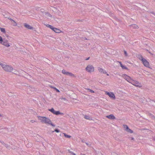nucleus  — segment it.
<instances>
[{"label":"nucleus","mask_w":155,"mask_h":155,"mask_svg":"<svg viewBox=\"0 0 155 155\" xmlns=\"http://www.w3.org/2000/svg\"><path fill=\"white\" fill-rule=\"evenodd\" d=\"M38 119L40 120L42 123L46 124H48L53 127H55V125L52 123L51 121L49 118L46 117L40 116H38Z\"/></svg>","instance_id":"obj_1"},{"label":"nucleus","mask_w":155,"mask_h":155,"mask_svg":"<svg viewBox=\"0 0 155 155\" xmlns=\"http://www.w3.org/2000/svg\"><path fill=\"white\" fill-rule=\"evenodd\" d=\"M138 58L142 61L143 64L145 66L149 67V62L144 58L142 55H139Z\"/></svg>","instance_id":"obj_2"},{"label":"nucleus","mask_w":155,"mask_h":155,"mask_svg":"<svg viewBox=\"0 0 155 155\" xmlns=\"http://www.w3.org/2000/svg\"><path fill=\"white\" fill-rule=\"evenodd\" d=\"M3 69L7 72H11L13 70V68L11 66L7 65H3Z\"/></svg>","instance_id":"obj_3"},{"label":"nucleus","mask_w":155,"mask_h":155,"mask_svg":"<svg viewBox=\"0 0 155 155\" xmlns=\"http://www.w3.org/2000/svg\"><path fill=\"white\" fill-rule=\"evenodd\" d=\"M86 70L89 72H91L94 71V67L91 65H88L86 68Z\"/></svg>","instance_id":"obj_4"},{"label":"nucleus","mask_w":155,"mask_h":155,"mask_svg":"<svg viewBox=\"0 0 155 155\" xmlns=\"http://www.w3.org/2000/svg\"><path fill=\"white\" fill-rule=\"evenodd\" d=\"M105 94L106 95H108L111 98H112L113 99H115V97L114 94L113 92H109L106 91L105 93Z\"/></svg>","instance_id":"obj_5"},{"label":"nucleus","mask_w":155,"mask_h":155,"mask_svg":"<svg viewBox=\"0 0 155 155\" xmlns=\"http://www.w3.org/2000/svg\"><path fill=\"white\" fill-rule=\"evenodd\" d=\"M62 73L63 74H64L67 75H69L71 76H74V75L73 74L69 72H68L66 70H62Z\"/></svg>","instance_id":"obj_6"},{"label":"nucleus","mask_w":155,"mask_h":155,"mask_svg":"<svg viewBox=\"0 0 155 155\" xmlns=\"http://www.w3.org/2000/svg\"><path fill=\"white\" fill-rule=\"evenodd\" d=\"M2 44L6 46L7 47H8L10 46V45L8 43V41L7 40L5 39H3V41Z\"/></svg>","instance_id":"obj_7"},{"label":"nucleus","mask_w":155,"mask_h":155,"mask_svg":"<svg viewBox=\"0 0 155 155\" xmlns=\"http://www.w3.org/2000/svg\"><path fill=\"white\" fill-rule=\"evenodd\" d=\"M98 70L101 73H102L104 74H107V76L109 75V74H107V73L106 71L104 70L103 69H102V68H101L100 67H98Z\"/></svg>","instance_id":"obj_8"},{"label":"nucleus","mask_w":155,"mask_h":155,"mask_svg":"<svg viewBox=\"0 0 155 155\" xmlns=\"http://www.w3.org/2000/svg\"><path fill=\"white\" fill-rule=\"evenodd\" d=\"M123 77L127 81H129L130 80H131L130 78L128 75L126 74H124L123 75Z\"/></svg>","instance_id":"obj_9"},{"label":"nucleus","mask_w":155,"mask_h":155,"mask_svg":"<svg viewBox=\"0 0 155 155\" xmlns=\"http://www.w3.org/2000/svg\"><path fill=\"white\" fill-rule=\"evenodd\" d=\"M24 26L25 28H28V29L32 30L34 28L33 27L31 26L30 25L27 24L26 23H25L24 24Z\"/></svg>","instance_id":"obj_10"},{"label":"nucleus","mask_w":155,"mask_h":155,"mask_svg":"<svg viewBox=\"0 0 155 155\" xmlns=\"http://www.w3.org/2000/svg\"><path fill=\"white\" fill-rule=\"evenodd\" d=\"M106 117L107 118L111 120H114L115 118V116L112 114H110L109 115H107L106 116Z\"/></svg>","instance_id":"obj_11"},{"label":"nucleus","mask_w":155,"mask_h":155,"mask_svg":"<svg viewBox=\"0 0 155 155\" xmlns=\"http://www.w3.org/2000/svg\"><path fill=\"white\" fill-rule=\"evenodd\" d=\"M53 114L56 115H58L59 114L63 115V113H61L59 111H55L54 110Z\"/></svg>","instance_id":"obj_12"},{"label":"nucleus","mask_w":155,"mask_h":155,"mask_svg":"<svg viewBox=\"0 0 155 155\" xmlns=\"http://www.w3.org/2000/svg\"><path fill=\"white\" fill-rule=\"evenodd\" d=\"M53 31H54L56 33H59L63 32V31H61L59 29L55 28H54Z\"/></svg>","instance_id":"obj_13"},{"label":"nucleus","mask_w":155,"mask_h":155,"mask_svg":"<svg viewBox=\"0 0 155 155\" xmlns=\"http://www.w3.org/2000/svg\"><path fill=\"white\" fill-rule=\"evenodd\" d=\"M133 85H135L137 87H141L138 84H139V83L138 81H134L133 82Z\"/></svg>","instance_id":"obj_14"},{"label":"nucleus","mask_w":155,"mask_h":155,"mask_svg":"<svg viewBox=\"0 0 155 155\" xmlns=\"http://www.w3.org/2000/svg\"><path fill=\"white\" fill-rule=\"evenodd\" d=\"M129 26L131 27L134 28H135V29H138L139 28L138 26L135 24H132V25H129Z\"/></svg>","instance_id":"obj_15"},{"label":"nucleus","mask_w":155,"mask_h":155,"mask_svg":"<svg viewBox=\"0 0 155 155\" xmlns=\"http://www.w3.org/2000/svg\"><path fill=\"white\" fill-rule=\"evenodd\" d=\"M46 25L47 27L51 29V30H52L53 31L54 30V29L55 28L54 27H53V26H52L51 25H48V24Z\"/></svg>","instance_id":"obj_16"},{"label":"nucleus","mask_w":155,"mask_h":155,"mask_svg":"<svg viewBox=\"0 0 155 155\" xmlns=\"http://www.w3.org/2000/svg\"><path fill=\"white\" fill-rule=\"evenodd\" d=\"M84 117L86 119L88 120H92V119L90 118V117L88 116L85 115Z\"/></svg>","instance_id":"obj_17"},{"label":"nucleus","mask_w":155,"mask_h":155,"mask_svg":"<svg viewBox=\"0 0 155 155\" xmlns=\"http://www.w3.org/2000/svg\"><path fill=\"white\" fill-rule=\"evenodd\" d=\"M45 15H46V17H52V15L50 14L48 12H45Z\"/></svg>","instance_id":"obj_18"},{"label":"nucleus","mask_w":155,"mask_h":155,"mask_svg":"<svg viewBox=\"0 0 155 155\" xmlns=\"http://www.w3.org/2000/svg\"><path fill=\"white\" fill-rule=\"evenodd\" d=\"M63 134H64V136L66 138H70L71 137V136L67 135L65 133H63Z\"/></svg>","instance_id":"obj_19"},{"label":"nucleus","mask_w":155,"mask_h":155,"mask_svg":"<svg viewBox=\"0 0 155 155\" xmlns=\"http://www.w3.org/2000/svg\"><path fill=\"white\" fill-rule=\"evenodd\" d=\"M0 29L2 32L4 33H5L6 31L5 28H0Z\"/></svg>","instance_id":"obj_20"},{"label":"nucleus","mask_w":155,"mask_h":155,"mask_svg":"<svg viewBox=\"0 0 155 155\" xmlns=\"http://www.w3.org/2000/svg\"><path fill=\"white\" fill-rule=\"evenodd\" d=\"M126 131L127 132H128V133H133V131L131 129H130L129 128L127 130H126Z\"/></svg>","instance_id":"obj_21"},{"label":"nucleus","mask_w":155,"mask_h":155,"mask_svg":"<svg viewBox=\"0 0 155 155\" xmlns=\"http://www.w3.org/2000/svg\"><path fill=\"white\" fill-rule=\"evenodd\" d=\"M13 26H16L17 25V23L14 21L11 22Z\"/></svg>","instance_id":"obj_22"},{"label":"nucleus","mask_w":155,"mask_h":155,"mask_svg":"<svg viewBox=\"0 0 155 155\" xmlns=\"http://www.w3.org/2000/svg\"><path fill=\"white\" fill-rule=\"evenodd\" d=\"M4 146H5L7 149H10V147L9 145H8V144H6L5 143H4Z\"/></svg>","instance_id":"obj_23"},{"label":"nucleus","mask_w":155,"mask_h":155,"mask_svg":"<svg viewBox=\"0 0 155 155\" xmlns=\"http://www.w3.org/2000/svg\"><path fill=\"white\" fill-rule=\"evenodd\" d=\"M48 110L49 111L51 112L53 114V113L54 111V109L53 108H51V109H48Z\"/></svg>","instance_id":"obj_24"},{"label":"nucleus","mask_w":155,"mask_h":155,"mask_svg":"<svg viewBox=\"0 0 155 155\" xmlns=\"http://www.w3.org/2000/svg\"><path fill=\"white\" fill-rule=\"evenodd\" d=\"M51 87L53 88L57 92H60L59 90H58V89H57L55 87H53L52 86H51Z\"/></svg>","instance_id":"obj_25"},{"label":"nucleus","mask_w":155,"mask_h":155,"mask_svg":"<svg viewBox=\"0 0 155 155\" xmlns=\"http://www.w3.org/2000/svg\"><path fill=\"white\" fill-rule=\"evenodd\" d=\"M55 132L57 133H58L60 132V130L58 128H56L55 129L54 131H52V132Z\"/></svg>","instance_id":"obj_26"},{"label":"nucleus","mask_w":155,"mask_h":155,"mask_svg":"<svg viewBox=\"0 0 155 155\" xmlns=\"http://www.w3.org/2000/svg\"><path fill=\"white\" fill-rule=\"evenodd\" d=\"M124 128H125V130L126 131L129 128L126 125H124Z\"/></svg>","instance_id":"obj_27"},{"label":"nucleus","mask_w":155,"mask_h":155,"mask_svg":"<svg viewBox=\"0 0 155 155\" xmlns=\"http://www.w3.org/2000/svg\"><path fill=\"white\" fill-rule=\"evenodd\" d=\"M3 41V39L1 36H0V43H2Z\"/></svg>","instance_id":"obj_28"},{"label":"nucleus","mask_w":155,"mask_h":155,"mask_svg":"<svg viewBox=\"0 0 155 155\" xmlns=\"http://www.w3.org/2000/svg\"><path fill=\"white\" fill-rule=\"evenodd\" d=\"M122 68L123 69H125L127 70H128V68L127 67H126L125 66H124V65L123 66Z\"/></svg>","instance_id":"obj_29"},{"label":"nucleus","mask_w":155,"mask_h":155,"mask_svg":"<svg viewBox=\"0 0 155 155\" xmlns=\"http://www.w3.org/2000/svg\"><path fill=\"white\" fill-rule=\"evenodd\" d=\"M87 90L89 91L91 93H94V91L92 90H91L90 89H87Z\"/></svg>","instance_id":"obj_30"},{"label":"nucleus","mask_w":155,"mask_h":155,"mask_svg":"<svg viewBox=\"0 0 155 155\" xmlns=\"http://www.w3.org/2000/svg\"><path fill=\"white\" fill-rule=\"evenodd\" d=\"M124 54L126 56H127V53L126 51H125V50L124 51Z\"/></svg>","instance_id":"obj_31"},{"label":"nucleus","mask_w":155,"mask_h":155,"mask_svg":"<svg viewBox=\"0 0 155 155\" xmlns=\"http://www.w3.org/2000/svg\"><path fill=\"white\" fill-rule=\"evenodd\" d=\"M8 19H9L11 21V22H12V21H13V20L12 19V18H10V17H8Z\"/></svg>","instance_id":"obj_32"},{"label":"nucleus","mask_w":155,"mask_h":155,"mask_svg":"<svg viewBox=\"0 0 155 155\" xmlns=\"http://www.w3.org/2000/svg\"><path fill=\"white\" fill-rule=\"evenodd\" d=\"M8 19H9L11 21V22H12V21H13V20L12 19V18H10V17H8Z\"/></svg>","instance_id":"obj_33"},{"label":"nucleus","mask_w":155,"mask_h":155,"mask_svg":"<svg viewBox=\"0 0 155 155\" xmlns=\"http://www.w3.org/2000/svg\"><path fill=\"white\" fill-rule=\"evenodd\" d=\"M0 65L3 68V67H4V66H3V65H5V64H3V63H0Z\"/></svg>","instance_id":"obj_34"},{"label":"nucleus","mask_w":155,"mask_h":155,"mask_svg":"<svg viewBox=\"0 0 155 155\" xmlns=\"http://www.w3.org/2000/svg\"><path fill=\"white\" fill-rule=\"evenodd\" d=\"M18 73V71H15L14 72H13V73H14L15 74H17Z\"/></svg>","instance_id":"obj_35"},{"label":"nucleus","mask_w":155,"mask_h":155,"mask_svg":"<svg viewBox=\"0 0 155 155\" xmlns=\"http://www.w3.org/2000/svg\"><path fill=\"white\" fill-rule=\"evenodd\" d=\"M86 143V144L87 145H88L89 147H90V146H91V144H89V143Z\"/></svg>","instance_id":"obj_36"},{"label":"nucleus","mask_w":155,"mask_h":155,"mask_svg":"<svg viewBox=\"0 0 155 155\" xmlns=\"http://www.w3.org/2000/svg\"><path fill=\"white\" fill-rule=\"evenodd\" d=\"M149 99L150 100V102H151V101H152L154 102V103H155V101H154L153 100H151Z\"/></svg>","instance_id":"obj_37"},{"label":"nucleus","mask_w":155,"mask_h":155,"mask_svg":"<svg viewBox=\"0 0 155 155\" xmlns=\"http://www.w3.org/2000/svg\"><path fill=\"white\" fill-rule=\"evenodd\" d=\"M149 130V131H151V130H148V129H143L141 130Z\"/></svg>","instance_id":"obj_38"},{"label":"nucleus","mask_w":155,"mask_h":155,"mask_svg":"<svg viewBox=\"0 0 155 155\" xmlns=\"http://www.w3.org/2000/svg\"><path fill=\"white\" fill-rule=\"evenodd\" d=\"M45 60H45V61H47H47H49V60H48V59L47 58H45Z\"/></svg>","instance_id":"obj_39"},{"label":"nucleus","mask_w":155,"mask_h":155,"mask_svg":"<svg viewBox=\"0 0 155 155\" xmlns=\"http://www.w3.org/2000/svg\"><path fill=\"white\" fill-rule=\"evenodd\" d=\"M89 58H90V57H89L85 59V60H86V61L88 60L89 59Z\"/></svg>","instance_id":"obj_40"},{"label":"nucleus","mask_w":155,"mask_h":155,"mask_svg":"<svg viewBox=\"0 0 155 155\" xmlns=\"http://www.w3.org/2000/svg\"><path fill=\"white\" fill-rule=\"evenodd\" d=\"M68 152L70 153H71L72 152V151H71L70 150H68Z\"/></svg>","instance_id":"obj_41"},{"label":"nucleus","mask_w":155,"mask_h":155,"mask_svg":"<svg viewBox=\"0 0 155 155\" xmlns=\"http://www.w3.org/2000/svg\"><path fill=\"white\" fill-rule=\"evenodd\" d=\"M119 64H120V66H121V65H122V63H121V62H120V61H119Z\"/></svg>","instance_id":"obj_42"},{"label":"nucleus","mask_w":155,"mask_h":155,"mask_svg":"<svg viewBox=\"0 0 155 155\" xmlns=\"http://www.w3.org/2000/svg\"><path fill=\"white\" fill-rule=\"evenodd\" d=\"M3 15L4 16L5 18H8V17L6 16H5V15Z\"/></svg>","instance_id":"obj_43"},{"label":"nucleus","mask_w":155,"mask_h":155,"mask_svg":"<svg viewBox=\"0 0 155 155\" xmlns=\"http://www.w3.org/2000/svg\"><path fill=\"white\" fill-rule=\"evenodd\" d=\"M131 140H134V137H131Z\"/></svg>","instance_id":"obj_44"},{"label":"nucleus","mask_w":155,"mask_h":155,"mask_svg":"<svg viewBox=\"0 0 155 155\" xmlns=\"http://www.w3.org/2000/svg\"><path fill=\"white\" fill-rule=\"evenodd\" d=\"M61 99H63L64 100H66V99L65 98H62Z\"/></svg>","instance_id":"obj_45"},{"label":"nucleus","mask_w":155,"mask_h":155,"mask_svg":"<svg viewBox=\"0 0 155 155\" xmlns=\"http://www.w3.org/2000/svg\"><path fill=\"white\" fill-rule=\"evenodd\" d=\"M1 143H2L3 145H4V143H4V142H1Z\"/></svg>","instance_id":"obj_46"},{"label":"nucleus","mask_w":155,"mask_h":155,"mask_svg":"<svg viewBox=\"0 0 155 155\" xmlns=\"http://www.w3.org/2000/svg\"><path fill=\"white\" fill-rule=\"evenodd\" d=\"M153 140L155 141V137H153Z\"/></svg>","instance_id":"obj_47"},{"label":"nucleus","mask_w":155,"mask_h":155,"mask_svg":"<svg viewBox=\"0 0 155 155\" xmlns=\"http://www.w3.org/2000/svg\"><path fill=\"white\" fill-rule=\"evenodd\" d=\"M5 36L7 37H8L9 36L7 34L5 35Z\"/></svg>","instance_id":"obj_48"},{"label":"nucleus","mask_w":155,"mask_h":155,"mask_svg":"<svg viewBox=\"0 0 155 155\" xmlns=\"http://www.w3.org/2000/svg\"><path fill=\"white\" fill-rule=\"evenodd\" d=\"M148 52H149V53L150 54H151L153 55V54L152 53H151L150 52L148 51Z\"/></svg>","instance_id":"obj_49"},{"label":"nucleus","mask_w":155,"mask_h":155,"mask_svg":"<svg viewBox=\"0 0 155 155\" xmlns=\"http://www.w3.org/2000/svg\"><path fill=\"white\" fill-rule=\"evenodd\" d=\"M124 65H123V64H122V65H121V66H121V67L122 68L123 66H124Z\"/></svg>","instance_id":"obj_50"},{"label":"nucleus","mask_w":155,"mask_h":155,"mask_svg":"<svg viewBox=\"0 0 155 155\" xmlns=\"http://www.w3.org/2000/svg\"><path fill=\"white\" fill-rule=\"evenodd\" d=\"M84 38L85 40H88V39H87V38H86L85 37Z\"/></svg>","instance_id":"obj_51"},{"label":"nucleus","mask_w":155,"mask_h":155,"mask_svg":"<svg viewBox=\"0 0 155 155\" xmlns=\"http://www.w3.org/2000/svg\"><path fill=\"white\" fill-rule=\"evenodd\" d=\"M3 129L2 128H0V130H3Z\"/></svg>","instance_id":"obj_52"},{"label":"nucleus","mask_w":155,"mask_h":155,"mask_svg":"<svg viewBox=\"0 0 155 155\" xmlns=\"http://www.w3.org/2000/svg\"><path fill=\"white\" fill-rule=\"evenodd\" d=\"M74 153L72 152L71 153V154L72 155Z\"/></svg>","instance_id":"obj_53"},{"label":"nucleus","mask_w":155,"mask_h":155,"mask_svg":"<svg viewBox=\"0 0 155 155\" xmlns=\"http://www.w3.org/2000/svg\"><path fill=\"white\" fill-rule=\"evenodd\" d=\"M82 142H83V143H84V140H82Z\"/></svg>","instance_id":"obj_54"},{"label":"nucleus","mask_w":155,"mask_h":155,"mask_svg":"<svg viewBox=\"0 0 155 155\" xmlns=\"http://www.w3.org/2000/svg\"><path fill=\"white\" fill-rule=\"evenodd\" d=\"M73 155H76L75 154V153H74L73 154Z\"/></svg>","instance_id":"obj_55"},{"label":"nucleus","mask_w":155,"mask_h":155,"mask_svg":"<svg viewBox=\"0 0 155 155\" xmlns=\"http://www.w3.org/2000/svg\"><path fill=\"white\" fill-rule=\"evenodd\" d=\"M81 155H86L85 154H81Z\"/></svg>","instance_id":"obj_56"},{"label":"nucleus","mask_w":155,"mask_h":155,"mask_svg":"<svg viewBox=\"0 0 155 155\" xmlns=\"http://www.w3.org/2000/svg\"><path fill=\"white\" fill-rule=\"evenodd\" d=\"M2 115L1 114H0V117H2Z\"/></svg>","instance_id":"obj_57"},{"label":"nucleus","mask_w":155,"mask_h":155,"mask_svg":"<svg viewBox=\"0 0 155 155\" xmlns=\"http://www.w3.org/2000/svg\"><path fill=\"white\" fill-rule=\"evenodd\" d=\"M78 21H81V20H78Z\"/></svg>","instance_id":"obj_58"},{"label":"nucleus","mask_w":155,"mask_h":155,"mask_svg":"<svg viewBox=\"0 0 155 155\" xmlns=\"http://www.w3.org/2000/svg\"><path fill=\"white\" fill-rule=\"evenodd\" d=\"M1 84V81H0V84Z\"/></svg>","instance_id":"obj_59"},{"label":"nucleus","mask_w":155,"mask_h":155,"mask_svg":"<svg viewBox=\"0 0 155 155\" xmlns=\"http://www.w3.org/2000/svg\"><path fill=\"white\" fill-rule=\"evenodd\" d=\"M0 132H3V131H1Z\"/></svg>","instance_id":"obj_60"}]
</instances>
